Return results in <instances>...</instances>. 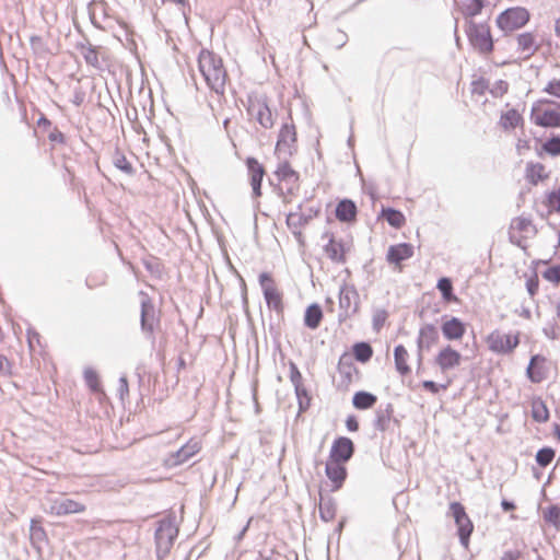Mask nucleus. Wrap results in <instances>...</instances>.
<instances>
[{
	"mask_svg": "<svg viewBox=\"0 0 560 560\" xmlns=\"http://www.w3.org/2000/svg\"><path fill=\"white\" fill-rule=\"evenodd\" d=\"M556 315H557V318L560 319V304H558L556 306Z\"/></svg>",
	"mask_w": 560,
	"mask_h": 560,
	"instance_id": "60",
	"label": "nucleus"
},
{
	"mask_svg": "<svg viewBox=\"0 0 560 560\" xmlns=\"http://www.w3.org/2000/svg\"><path fill=\"white\" fill-rule=\"evenodd\" d=\"M298 133L293 122L283 124L276 143V153L291 156L296 151Z\"/></svg>",
	"mask_w": 560,
	"mask_h": 560,
	"instance_id": "10",
	"label": "nucleus"
},
{
	"mask_svg": "<svg viewBox=\"0 0 560 560\" xmlns=\"http://www.w3.org/2000/svg\"><path fill=\"white\" fill-rule=\"evenodd\" d=\"M485 7V0H463L458 4V10L466 20L471 19L481 13Z\"/></svg>",
	"mask_w": 560,
	"mask_h": 560,
	"instance_id": "29",
	"label": "nucleus"
},
{
	"mask_svg": "<svg viewBox=\"0 0 560 560\" xmlns=\"http://www.w3.org/2000/svg\"><path fill=\"white\" fill-rule=\"evenodd\" d=\"M47 136H48L49 140L52 142L63 140L62 135L59 132H56V131H50Z\"/></svg>",
	"mask_w": 560,
	"mask_h": 560,
	"instance_id": "56",
	"label": "nucleus"
},
{
	"mask_svg": "<svg viewBox=\"0 0 560 560\" xmlns=\"http://www.w3.org/2000/svg\"><path fill=\"white\" fill-rule=\"evenodd\" d=\"M319 515L320 518L325 522H331L335 520L337 514L336 503L331 499L320 498L319 500Z\"/></svg>",
	"mask_w": 560,
	"mask_h": 560,
	"instance_id": "35",
	"label": "nucleus"
},
{
	"mask_svg": "<svg viewBox=\"0 0 560 560\" xmlns=\"http://www.w3.org/2000/svg\"><path fill=\"white\" fill-rule=\"evenodd\" d=\"M530 413L535 422L545 423L550 418V412L547 404L541 397H533L530 399Z\"/></svg>",
	"mask_w": 560,
	"mask_h": 560,
	"instance_id": "26",
	"label": "nucleus"
},
{
	"mask_svg": "<svg viewBox=\"0 0 560 560\" xmlns=\"http://www.w3.org/2000/svg\"><path fill=\"white\" fill-rule=\"evenodd\" d=\"M198 69L208 88L223 95L229 74L222 58L211 50L202 49L198 57Z\"/></svg>",
	"mask_w": 560,
	"mask_h": 560,
	"instance_id": "1",
	"label": "nucleus"
},
{
	"mask_svg": "<svg viewBox=\"0 0 560 560\" xmlns=\"http://www.w3.org/2000/svg\"><path fill=\"white\" fill-rule=\"evenodd\" d=\"M409 353L402 345H398L394 349V361L397 372L405 376L411 372L408 364Z\"/></svg>",
	"mask_w": 560,
	"mask_h": 560,
	"instance_id": "28",
	"label": "nucleus"
},
{
	"mask_svg": "<svg viewBox=\"0 0 560 560\" xmlns=\"http://www.w3.org/2000/svg\"><path fill=\"white\" fill-rule=\"evenodd\" d=\"M322 319H323V312H322V308L319 305L312 304L306 308L305 315H304V324L308 328L316 329L319 326Z\"/></svg>",
	"mask_w": 560,
	"mask_h": 560,
	"instance_id": "33",
	"label": "nucleus"
},
{
	"mask_svg": "<svg viewBox=\"0 0 560 560\" xmlns=\"http://www.w3.org/2000/svg\"><path fill=\"white\" fill-rule=\"evenodd\" d=\"M381 217L384 218L388 224L395 229H400L406 224V218L404 213L393 208H383Z\"/></svg>",
	"mask_w": 560,
	"mask_h": 560,
	"instance_id": "34",
	"label": "nucleus"
},
{
	"mask_svg": "<svg viewBox=\"0 0 560 560\" xmlns=\"http://www.w3.org/2000/svg\"><path fill=\"white\" fill-rule=\"evenodd\" d=\"M550 170L540 162L529 161L524 168L525 182L534 187L547 183L550 178Z\"/></svg>",
	"mask_w": 560,
	"mask_h": 560,
	"instance_id": "13",
	"label": "nucleus"
},
{
	"mask_svg": "<svg viewBox=\"0 0 560 560\" xmlns=\"http://www.w3.org/2000/svg\"><path fill=\"white\" fill-rule=\"evenodd\" d=\"M462 361V353L451 345L442 347L434 357V363L442 373L457 369Z\"/></svg>",
	"mask_w": 560,
	"mask_h": 560,
	"instance_id": "11",
	"label": "nucleus"
},
{
	"mask_svg": "<svg viewBox=\"0 0 560 560\" xmlns=\"http://www.w3.org/2000/svg\"><path fill=\"white\" fill-rule=\"evenodd\" d=\"M354 453L353 442L346 436L336 439L330 447L328 459L347 464Z\"/></svg>",
	"mask_w": 560,
	"mask_h": 560,
	"instance_id": "15",
	"label": "nucleus"
},
{
	"mask_svg": "<svg viewBox=\"0 0 560 560\" xmlns=\"http://www.w3.org/2000/svg\"><path fill=\"white\" fill-rule=\"evenodd\" d=\"M336 218L341 222H353L357 218V206L349 199L341 200L336 207Z\"/></svg>",
	"mask_w": 560,
	"mask_h": 560,
	"instance_id": "27",
	"label": "nucleus"
},
{
	"mask_svg": "<svg viewBox=\"0 0 560 560\" xmlns=\"http://www.w3.org/2000/svg\"><path fill=\"white\" fill-rule=\"evenodd\" d=\"M517 50L524 58L532 57L539 48L536 36L530 32H525L516 37Z\"/></svg>",
	"mask_w": 560,
	"mask_h": 560,
	"instance_id": "23",
	"label": "nucleus"
},
{
	"mask_svg": "<svg viewBox=\"0 0 560 560\" xmlns=\"http://www.w3.org/2000/svg\"><path fill=\"white\" fill-rule=\"evenodd\" d=\"M295 394H296L298 399H299L300 409L301 410H306L308 408V406H310L311 397H310L305 386L304 385L302 386V392L295 390Z\"/></svg>",
	"mask_w": 560,
	"mask_h": 560,
	"instance_id": "50",
	"label": "nucleus"
},
{
	"mask_svg": "<svg viewBox=\"0 0 560 560\" xmlns=\"http://www.w3.org/2000/svg\"><path fill=\"white\" fill-rule=\"evenodd\" d=\"M81 54L83 55V57L88 63H90L92 66L98 65V54L95 49H93L91 47L82 46Z\"/></svg>",
	"mask_w": 560,
	"mask_h": 560,
	"instance_id": "47",
	"label": "nucleus"
},
{
	"mask_svg": "<svg viewBox=\"0 0 560 560\" xmlns=\"http://www.w3.org/2000/svg\"><path fill=\"white\" fill-rule=\"evenodd\" d=\"M50 126H51V124L47 118L40 117L37 120V127L35 129V133L38 137H44L46 133L48 135L50 132Z\"/></svg>",
	"mask_w": 560,
	"mask_h": 560,
	"instance_id": "49",
	"label": "nucleus"
},
{
	"mask_svg": "<svg viewBox=\"0 0 560 560\" xmlns=\"http://www.w3.org/2000/svg\"><path fill=\"white\" fill-rule=\"evenodd\" d=\"M202 448V443L198 438L189 439L179 450L171 453L164 459V466L173 468L188 462L191 457L198 454Z\"/></svg>",
	"mask_w": 560,
	"mask_h": 560,
	"instance_id": "9",
	"label": "nucleus"
},
{
	"mask_svg": "<svg viewBox=\"0 0 560 560\" xmlns=\"http://www.w3.org/2000/svg\"><path fill=\"white\" fill-rule=\"evenodd\" d=\"M485 342L490 352L509 355L518 347L521 332H503L500 329H494L486 336Z\"/></svg>",
	"mask_w": 560,
	"mask_h": 560,
	"instance_id": "2",
	"label": "nucleus"
},
{
	"mask_svg": "<svg viewBox=\"0 0 560 560\" xmlns=\"http://www.w3.org/2000/svg\"><path fill=\"white\" fill-rule=\"evenodd\" d=\"M532 119L537 126L560 127V104L551 101H539L532 109Z\"/></svg>",
	"mask_w": 560,
	"mask_h": 560,
	"instance_id": "4",
	"label": "nucleus"
},
{
	"mask_svg": "<svg viewBox=\"0 0 560 560\" xmlns=\"http://www.w3.org/2000/svg\"><path fill=\"white\" fill-rule=\"evenodd\" d=\"M276 175L280 180L299 182V174L292 168L289 162L281 163L276 171Z\"/></svg>",
	"mask_w": 560,
	"mask_h": 560,
	"instance_id": "37",
	"label": "nucleus"
},
{
	"mask_svg": "<svg viewBox=\"0 0 560 560\" xmlns=\"http://www.w3.org/2000/svg\"><path fill=\"white\" fill-rule=\"evenodd\" d=\"M338 373L340 376L339 386L347 389L358 376L359 370L347 355H342L338 362Z\"/></svg>",
	"mask_w": 560,
	"mask_h": 560,
	"instance_id": "22",
	"label": "nucleus"
},
{
	"mask_svg": "<svg viewBox=\"0 0 560 560\" xmlns=\"http://www.w3.org/2000/svg\"><path fill=\"white\" fill-rule=\"evenodd\" d=\"M84 380H85L86 385L89 386V388L92 392L103 394V392L101 389V383L98 380V375L94 370H92V369L85 370L84 371Z\"/></svg>",
	"mask_w": 560,
	"mask_h": 560,
	"instance_id": "40",
	"label": "nucleus"
},
{
	"mask_svg": "<svg viewBox=\"0 0 560 560\" xmlns=\"http://www.w3.org/2000/svg\"><path fill=\"white\" fill-rule=\"evenodd\" d=\"M451 384H452V380H447L445 384H436L433 381H423L421 383V386L424 390H427L433 395H436L441 390H446Z\"/></svg>",
	"mask_w": 560,
	"mask_h": 560,
	"instance_id": "43",
	"label": "nucleus"
},
{
	"mask_svg": "<svg viewBox=\"0 0 560 560\" xmlns=\"http://www.w3.org/2000/svg\"><path fill=\"white\" fill-rule=\"evenodd\" d=\"M259 284L262 289L264 298L266 300L268 308L282 313L283 305V294L281 290L278 288L273 277L269 272H262L259 275Z\"/></svg>",
	"mask_w": 560,
	"mask_h": 560,
	"instance_id": "7",
	"label": "nucleus"
},
{
	"mask_svg": "<svg viewBox=\"0 0 560 560\" xmlns=\"http://www.w3.org/2000/svg\"><path fill=\"white\" fill-rule=\"evenodd\" d=\"M30 536L33 544H40L46 540V533L42 526L40 520H32L30 527Z\"/></svg>",
	"mask_w": 560,
	"mask_h": 560,
	"instance_id": "38",
	"label": "nucleus"
},
{
	"mask_svg": "<svg viewBox=\"0 0 560 560\" xmlns=\"http://www.w3.org/2000/svg\"><path fill=\"white\" fill-rule=\"evenodd\" d=\"M555 33L558 38H560V18L555 22Z\"/></svg>",
	"mask_w": 560,
	"mask_h": 560,
	"instance_id": "58",
	"label": "nucleus"
},
{
	"mask_svg": "<svg viewBox=\"0 0 560 560\" xmlns=\"http://www.w3.org/2000/svg\"><path fill=\"white\" fill-rule=\"evenodd\" d=\"M413 256V246L408 243L392 245L387 252V261L401 270V262Z\"/></svg>",
	"mask_w": 560,
	"mask_h": 560,
	"instance_id": "21",
	"label": "nucleus"
},
{
	"mask_svg": "<svg viewBox=\"0 0 560 560\" xmlns=\"http://www.w3.org/2000/svg\"><path fill=\"white\" fill-rule=\"evenodd\" d=\"M246 166L248 170V176H249L250 186L253 188V194L256 198L260 197L261 196V182L266 174L265 167L255 158H248L246 160Z\"/></svg>",
	"mask_w": 560,
	"mask_h": 560,
	"instance_id": "18",
	"label": "nucleus"
},
{
	"mask_svg": "<svg viewBox=\"0 0 560 560\" xmlns=\"http://www.w3.org/2000/svg\"><path fill=\"white\" fill-rule=\"evenodd\" d=\"M347 429L351 432L359 430V422L354 416H349L346 420Z\"/></svg>",
	"mask_w": 560,
	"mask_h": 560,
	"instance_id": "54",
	"label": "nucleus"
},
{
	"mask_svg": "<svg viewBox=\"0 0 560 560\" xmlns=\"http://www.w3.org/2000/svg\"><path fill=\"white\" fill-rule=\"evenodd\" d=\"M287 226L292 231L301 246L305 245V240L301 229L306 224L305 217L300 212H290L285 220Z\"/></svg>",
	"mask_w": 560,
	"mask_h": 560,
	"instance_id": "25",
	"label": "nucleus"
},
{
	"mask_svg": "<svg viewBox=\"0 0 560 560\" xmlns=\"http://www.w3.org/2000/svg\"><path fill=\"white\" fill-rule=\"evenodd\" d=\"M498 124L504 132H512L517 128H524V118L518 109L506 108L501 113Z\"/></svg>",
	"mask_w": 560,
	"mask_h": 560,
	"instance_id": "20",
	"label": "nucleus"
},
{
	"mask_svg": "<svg viewBox=\"0 0 560 560\" xmlns=\"http://www.w3.org/2000/svg\"><path fill=\"white\" fill-rule=\"evenodd\" d=\"M553 431H555V435H556L557 440L560 441V423L555 424Z\"/></svg>",
	"mask_w": 560,
	"mask_h": 560,
	"instance_id": "59",
	"label": "nucleus"
},
{
	"mask_svg": "<svg viewBox=\"0 0 560 560\" xmlns=\"http://www.w3.org/2000/svg\"><path fill=\"white\" fill-rule=\"evenodd\" d=\"M530 149V142L528 139H518L516 142V150L520 154L528 151Z\"/></svg>",
	"mask_w": 560,
	"mask_h": 560,
	"instance_id": "53",
	"label": "nucleus"
},
{
	"mask_svg": "<svg viewBox=\"0 0 560 560\" xmlns=\"http://www.w3.org/2000/svg\"><path fill=\"white\" fill-rule=\"evenodd\" d=\"M438 289L446 302H456L457 298L453 294V284L448 278H441L438 282Z\"/></svg>",
	"mask_w": 560,
	"mask_h": 560,
	"instance_id": "39",
	"label": "nucleus"
},
{
	"mask_svg": "<svg viewBox=\"0 0 560 560\" xmlns=\"http://www.w3.org/2000/svg\"><path fill=\"white\" fill-rule=\"evenodd\" d=\"M81 510H82L81 508H75V509H74V508L72 506V512H79V511H81Z\"/></svg>",
	"mask_w": 560,
	"mask_h": 560,
	"instance_id": "61",
	"label": "nucleus"
},
{
	"mask_svg": "<svg viewBox=\"0 0 560 560\" xmlns=\"http://www.w3.org/2000/svg\"><path fill=\"white\" fill-rule=\"evenodd\" d=\"M290 380L293 383L295 390L302 392L303 377L294 363H291L290 365Z\"/></svg>",
	"mask_w": 560,
	"mask_h": 560,
	"instance_id": "45",
	"label": "nucleus"
},
{
	"mask_svg": "<svg viewBox=\"0 0 560 560\" xmlns=\"http://www.w3.org/2000/svg\"><path fill=\"white\" fill-rule=\"evenodd\" d=\"M160 327V316L155 312L153 302L147 295L141 301V328L153 338L154 331Z\"/></svg>",
	"mask_w": 560,
	"mask_h": 560,
	"instance_id": "12",
	"label": "nucleus"
},
{
	"mask_svg": "<svg viewBox=\"0 0 560 560\" xmlns=\"http://www.w3.org/2000/svg\"><path fill=\"white\" fill-rule=\"evenodd\" d=\"M542 278L555 284L558 285L560 283V264L550 266L542 272Z\"/></svg>",
	"mask_w": 560,
	"mask_h": 560,
	"instance_id": "42",
	"label": "nucleus"
},
{
	"mask_svg": "<svg viewBox=\"0 0 560 560\" xmlns=\"http://www.w3.org/2000/svg\"><path fill=\"white\" fill-rule=\"evenodd\" d=\"M466 34L471 46L480 54H490L493 50V40L490 26L486 23L468 21Z\"/></svg>",
	"mask_w": 560,
	"mask_h": 560,
	"instance_id": "3",
	"label": "nucleus"
},
{
	"mask_svg": "<svg viewBox=\"0 0 560 560\" xmlns=\"http://www.w3.org/2000/svg\"><path fill=\"white\" fill-rule=\"evenodd\" d=\"M549 374L548 359L541 354L530 358L526 369V375L532 383L539 384L547 380Z\"/></svg>",
	"mask_w": 560,
	"mask_h": 560,
	"instance_id": "16",
	"label": "nucleus"
},
{
	"mask_svg": "<svg viewBox=\"0 0 560 560\" xmlns=\"http://www.w3.org/2000/svg\"><path fill=\"white\" fill-rule=\"evenodd\" d=\"M377 401V397L369 392H357L353 395L352 404L355 409L365 410L372 408Z\"/></svg>",
	"mask_w": 560,
	"mask_h": 560,
	"instance_id": "32",
	"label": "nucleus"
},
{
	"mask_svg": "<svg viewBox=\"0 0 560 560\" xmlns=\"http://www.w3.org/2000/svg\"><path fill=\"white\" fill-rule=\"evenodd\" d=\"M352 352L357 361L366 363L373 357V348L368 342H357L352 347Z\"/></svg>",
	"mask_w": 560,
	"mask_h": 560,
	"instance_id": "36",
	"label": "nucleus"
},
{
	"mask_svg": "<svg viewBox=\"0 0 560 560\" xmlns=\"http://www.w3.org/2000/svg\"><path fill=\"white\" fill-rule=\"evenodd\" d=\"M439 341V334L436 328L432 324L423 325L417 338V345L419 349H430Z\"/></svg>",
	"mask_w": 560,
	"mask_h": 560,
	"instance_id": "24",
	"label": "nucleus"
},
{
	"mask_svg": "<svg viewBox=\"0 0 560 560\" xmlns=\"http://www.w3.org/2000/svg\"><path fill=\"white\" fill-rule=\"evenodd\" d=\"M536 230L530 219L524 217L515 218L510 226L511 238L516 240L517 244H521L523 240L528 238L535 234Z\"/></svg>",
	"mask_w": 560,
	"mask_h": 560,
	"instance_id": "19",
	"label": "nucleus"
},
{
	"mask_svg": "<svg viewBox=\"0 0 560 560\" xmlns=\"http://www.w3.org/2000/svg\"><path fill=\"white\" fill-rule=\"evenodd\" d=\"M558 244H559V246H560V232H559V243H558Z\"/></svg>",
	"mask_w": 560,
	"mask_h": 560,
	"instance_id": "62",
	"label": "nucleus"
},
{
	"mask_svg": "<svg viewBox=\"0 0 560 560\" xmlns=\"http://www.w3.org/2000/svg\"><path fill=\"white\" fill-rule=\"evenodd\" d=\"M248 115L261 127L269 129L275 125L273 114L268 104L267 97L262 95H253L248 101Z\"/></svg>",
	"mask_w": 560,
	"mask_h": 560,
	"instance_id": "6",
	"label": "nucleus"
},
{
	"mask_svg": "<svg viewBox=\"0 0 560 560\" xmlns=\"http://www.w3.org/2000/svg\"><path fill=\"white\" fill-rule=\"evenodd\" d=\"M526 289L530 296H535L539 289V279L536 272L530 275L526 280Z\"/></svg>",
	"mask_w": 560,
	"mask_h": 560,
	"instance_id": "48",
	"label": "nucleus"
},
{
	"mask_svg": "<svg viewBox=\"0 0 560 560\" xmlns=\"http://www.w3.org/2000/svg\"><path fill=\"white\" fill-rule=\"evenodd\" d=\"M325 474L330 481V490L338 491L342 488L347 479L348 470L346 464L327 458Z\"/></svg>",
	"mask_w": 560,
	"mask_h": 560,
	"instance_id": "17",
	"label": "nucleus"
},
{
	"mask_svg": "<svg viewBox=\"0 0 560 560\" xmlns=\"http://www.w3.org/2000/svg\"><path fill=\"white\" fill-rule=\"evenodd\" d=\"M545 92L560 100V80H551L545 88Z\"/></svg>",
	"mask_w": 560,
	"mask_h": 560,
	"instance_id": "51",
	"label": "nucleus"
},
{
	"mask_svg": "<svg viewBox=\"0 0 560 560\" xmlns=\"http://www.w3.org/2000/svg\"><path fill=\"white\" fill-rule=\"evenodd\" d=\"M450 512L455 521L457 526V534L460 540V544L468 548L469 539L474 532V524L469 518L468 514L465 511V508L459 502H452L450 504Z\"/></svg>",
	"mask_w": 560,
	"mask_h": 560,
	"instance_id": "8",
	"label": "nucleus"
},
{
	"mask_svg": "<svg viewBox=\"0 0 560 560\" xmlns=\"http://www.w3.org/2000/svg\"><path fill=\"white\" fill-rule=\"evenodd\" d=\"M520 558L521 552L518 550H514L504 552L500 560H518Z\"/></svg>",
	"mask_w": 560,
	"mask_h": 560,
	"instance_id": "55",
	"label": "nucleus"
},
{
	"mask_svg": "<svg viewBox=\"0 0 560 560\" xmlns=\"http://www.w3.org/2000/svg\"><path fill=\"white\" fill-rule=\"evenodd\" d=\"M542 203L547 208V215L560 213V185L545 194Z\"/></svg>",
	"mask_w": 560,
	"mask_h": 560,
	"instance_id": "31",
	"label": "nucleus"
},
{
	"mask_svg": "<svg viewBox=\"0 0 560 560\" xmlns=\"http://www.w3.org/2000/svg\"><path fill=\"white\" fill-rule=\"evenodd\" d=\"M556 452L551 447H544L539 450L536 454V462L539 466L546 467L548 466L555 458Z\"/></svg>",
	"mask_w": 560,
	"mask_h": 560,
	"instance_id": "41",
	"label": "nucleus"
},
{
	"mask_svg": "<svg viewBox=\"0 0 560 560\" xmlns=\"http://www.w3.org/2000/svg\"><path fill=\"white\" fill-rule=\"evenodd\" d=\"M545 518L547 522L560 527V508L557 505L548 508L545 512Z\"/></svg>",
	"mask_w": 560,
	"mask_h": 560,
	"instance_id": "46",
	"label": "nucleus"
},
{
	"mask_svg": "<svg viewBox=\"0 0 560 560\" xmlns=\"http://www.w3.org/2000/svg\"><path fill=\"white\" fill-rule=\"evenodd\" d=\"M501 505H502V509H503L504 511H512V510H514V509H515L514 503L509 502V501H505V500H503V501H502Z\"/></svg>",
	"mask_w": 560,
	"mask_h": 560,
	"instance_id": "57",
	"label": "nucleus"
},
{
	"mask_svg": "<svg viewBox=\"0 0 560 560\" xmlns=\"http://www.w3.org/2000/svg\"><path fill=\"white\" fill-rule=\"evenodd\" d=\"M327 257L334 262H343L346 259L345 247L341 242L330 238L324 248Z\"/></svg>",
	"mask_w": 560,
	"mask_h": 560,
	"instance_id": "30",
	"label": "nucleus"
},
{
	"mask_svg": "<svg viewBox=\"0 0 560 560\" xmlns=\"http://www.w3.org/2000/svg\"><path fill=\"white\" fill-rule=\"evenodd\" d=\"M529 18L528 10L523 7L509 8L498 15L497 25L505 33L514 32L526 25Z\"/></svg>",
	"mask_w": 560,
	"mask_h": 560,
	"instance_id": "5",
	"label": "nucleus"
},
{
	"mask_svg": "<svg viewBox=\"0 0 560 560\" xmlns=\"http://www.w3.org/2000/svg\"><path fill=\"white\" fill-rule=\"evenodd\" d=\"M115 165L127 174H131L133 171L131 163L124 155L116 159Z\"/></svg>",
	"mask_w": 560,
	"mask_h": 560,
	"instance_id": "52",
	"label": "nucleus"
},
{
	"mask_svg": "<svg viewBox=\"0 0 560 560\" xmlns=\"http://www.w3.org/2000/svg\"><path fill=\"white\" fill-rule=\"evenodd\" d=\"M544 152L557 156L560 155V137H553L542 144Z\"/></svg>",
	"mask_w": 560,
	"mask_h": 560,
	"instance_id": "44",
	"label": "nucleus"
},
{
	"mask_svg": "<svg viewBox=\"0 0 560 560\" xmlns=\"http://www.w3.org/2000/svg\"><path fill=\"white\" fill-rule=\"evenodd\" d=\"M466 324L458 317L444 316L441 323V331L445 340L459 341L466 334Z\"/></svg>",
	"mask_w": 560,
	"mask_h": 560,
	"instance_id": "14",
	"label": "nucleus"
}]
</instances>
